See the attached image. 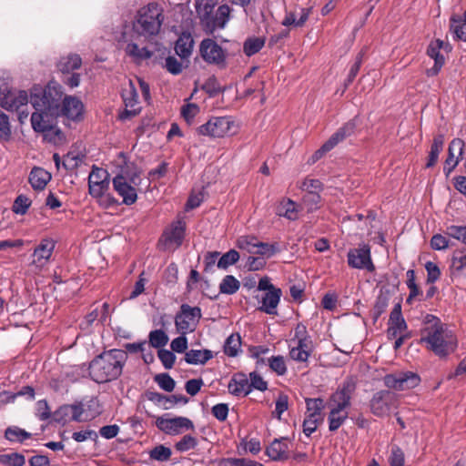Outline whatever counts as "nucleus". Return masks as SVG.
Masks as SVG:
<instances>
[{"label":"nucleus","mask_w":466,"mask_h":466,"mask_svg":"<svg viewBox=\"0 0 466 466\" xmlns=\"http://www.w3.org/2000/svg\"><path fill=\"white\" fill-rule=\"evenodd\" d=\"M30 103L35 111L31 115L32 127L43 133L49 142L57 144L63 139L62 131L56 127L57 117L79 121L83 118L84 105L74 96H64L63 87L50 81L44 89H34Z\"/></svg>","instance_id":"nucleus-1"},{"label":"nucleus","mask_w":466,"mask_h":466,"mask_svg":"<svg viewBox=\"0 0 466 466\" xmlns=\"http://www.w3.org/2000/svg\"><path fill=\"white\" fill-rule=\"evenodd\" d=\"M127 351L113 349L104 351L96 357L89 364V375L97 383H106L116 380L122 373Z\"/></svg>","instance_id":"nucleus-2"},{"label":"nucleus","mask_w":466,"mask_h":466,"mask_svg":"<svg viewBox=\"0 0 466 466\" xmlns=\"http://www.w3.org/2000/svg\"><path fill=\"white\" fill-rule=\"evenodd\" d=\"M164 21L162 5L157 2H150L137 10L132 30L138 37L150 40L160 33Z\"/></svg>","instance_id":"nucleus-3"},{"label":"nucleus","mask_w":466,"mask_h":466,"mask_svg":"<svg viewBox=\"0 0 466 466\" xmlns=\"http://www.w3.org/2000/svg\"><path fill=\"white\" fill-rule=\"evenodd\" d=\"M420 342L435 355L443 358L457 348V339L453 333L442 326H429L421 329Z\"/></svg>","instance_id":"nucleus-4"},{"label":"nucleus","mask_w":466,"mask_h":466,"mask_svg":"<svg viewBox=\"0 0 466 466\" xmlns=\"http://www.w3.org/2000/svg\"><path fill=\"white\" fill-rule=\"evenodd\" d=\"M110 180L108 172L100 167H93V169L88 177V191L89 194L96 198H103V202L106 206H112L117 204V200L115 199L109 194H106L109 188Z\"/></svg>","instance_id":"nucleus-5"},{"label":"nucleus","mask_w":466,"mask_h":466,"mask_svg":"<svg viewBox=\"0 0 466 466\" xmlns=\"http://www.w3.org/2000/svg\"><path fill=\"white\" fill-rule=\"evenodd\" d=\"M357 127V117H354L346 122L317 151L314 152L309 161L313 164L319 160L325 154L333 149L338 144L353 136Z\"/></svg>","instance_id":"nucleus-6"},{"label":"nucleus","mask_w":466,"mask_h":466,"mask_svg":"<svg viewBox=\"0 0 466 466\" xmlns=\"http://www.w3.org/2000/svg\"><path fill=\"white\" fill-rule=\"evenodd\" d=\"M140 173H135L131 177H127L123 174L116 175L113 180L114 190L122 198V203L130 206L134 204L137 199V192L134 186L139 185Z\"/></svg>","instance_id":"nucleus-7"},{"label":"nucleus","mask_w":466,"mask_h":466,"mask_svg":"<svg viewBox=\"0 0 466 466\" xmlns=\"http://www.w3.org/2000/svg\"><path fill=\"white\" fill-rule=\"evenodd\" d=\"M201 317L202 313L199 307L182 304L180 310L175 317V325L177 331L182 335L195 331Z\"/></svg>","instance_id":"nucleus-8"},{"label":"nucleus","mask_w":466,"mask_h":466,"mask_svg":"<svg viewBox=\"0 0 466 466\" xmlns=\"http://www.w3.org/2000/svg\"><path fill=\"white\" fill-rule=\"evenodd\" d=\"M186 223L182 219L173 221L167 228L158 240V246L163 250H174L182 245L185 238Z\"/></svg>","instance_id":"nucleus-9"},{"label":"nucleus","mask_w":466,"mask_h":466,"mask_svg":"<svg viewBox=\"0 0 466 466\" xmlns=\"http://www.w3.org/2000/svg\"><path fill=\"white\" fill-rule=\"evenodd\" d=\"M348 265L352 268L366 269L369 272L375 271L372 262L370 247L369 244H360L358 248H350L347 255Z\"/></svg>","instance_id":"nucleus-10"},{"label":"nucleus","mask_w":466,"mask_h":466,"mask_svg":"<svg viewBox=\"0 0 466 466\" xmlns=\"http://www.w3.org/2000/svg\"><path fill=\"white\" fill-rule=\"evenodd\" d=\"M356 390V384L352 379L345 380L333 392L327 405L329 409L335 408L339 410H346L350 407L351 398Z\"/></svg>","instance_id":"nucleus-11"},{"label":"nucleus","mask_w":466,"mask_h":466,"mask_svg":"<svg viewBox=\"0 0 466 466\" xmlns=\"http://www.w3.org/2000/svg\"><path fill=\"white\" fill-rule=\"evenodd\" d=\"M28 96L25 91L9 93L1 102V106L7 111L16 112L18 120L23 123L29 115Z\"/></svg>","instance_id":"nucleus-12"},{"label":"nucleus","mask_w":466,"mask_h":466,"mask_svg":"<svg viewBox=\"0 0 466 466\" xmlns=\"http://www.w3.org/2000/svg\"><path fill=\"white\" fill-rule=\"evenodd\" d=\"M199 53L205 62L219 67L226 66V51L213 39H203L199 45Z\"/></svg>","instance_id":"nucleus-13"},{"label":"nucleus","mask_w":466,"mask_h":466,"mask_svg":"<svg viewBox=\"0 0 466 466\" xmlns=\"http://www.w3.org/2000/svg\"><path fill=\"white\" fill-rule=\"evenodd\" d=\"M383 381L389 389L406 390L417 387L420 382V378L417 373L406 371L387 374L383 378Z\"/></svg>","instance_id":"nucleus-14"},{"label":"nucleus","mask_w":466,"mask_h":466,"mask_svg":"<svg viewBox=\"0 0 466 466\" xmlns=\"http://www.w3.org/2000/svg\"><path fill=\"white\" fill-rule=\"evenodd\" d=\"M396 406V395L390 390L376 392L370 401V411L377 417L390 414V410Z\"/></svg>","instance_id":"nucleus-15"},{"label":"nucleus","mask_w":466,"mask_h":466,"mask_svg":"<svg viewBox=\"0 0 466 466\" xmlns=\"http://www.w3.org/2000/svg\"><path fill=\"white\" fill-rule=\"evenodd\" d=\"M155 424L159 431L167 435H178L184 431H193L195 429L193 421L187 417L166 419L161 416L157 418Z\"/></svg>","instance_id":"nucleus-16"},{"label":"nucleus","mask_w":466,"mask_h":466,"mask_svg":"<svg viewBox=\"0 0 466 466\" xmlns=\"http://www.w3.org/2000/svg\"><path fill=\"white\" fill-rule=\"evenodd\" d=\"M233 125V122L227 116L211 117L206 124L198 128V133L202 136L212 137H223Z\"/></svg>","instance_id":"nucleus-17"},{"label":"nucleus","mask_w":466,"mask_h":466,"mask_svg":"<svg viewBox=\"0 0 466 466\" xmlns=\"http://www.w3.org/2000/svg\"><path fill=\"white\" fill-rule=\"evenodd\" d=\"M282 291L279 288H276L269 291H266L259 300L260 306L258 308L261 312L268 315H276L277 308L279 304Z\"/></svg>","instance_id":"nucleus-18"},{"label":"nucleus","mask_w":466,"mask_h":466,"mask_svg":"<svg viewBox=\"0 0 466 466\" xmlns=\"http://www.w3.org/2000/svg\"><path fill=\"white\" fill-rule=\"evenodd\" d=\"M441 45L442 40L436 39L434 41H431L427 47V55L431 58L434 59V66L427 70L428 76H434L438 75L441 67L445 64V58L441 53Z\"/></svg>","instance_id":"nucleus-19"},{"label":"nucleus","mask_w":466,"mask_h":466,"mask_svg":"<svg viewBox=\"0 0 466 466\" xmlns=\"http://www.w3.org/2000/svg\"><path fill=\"white\" fill-rule=\"evenodd\" d=\"M464 147L463 140L460 138L453 139L448 148V157L445 160L443 170L446 176H449L459 163V157H461Z\"/></svg>","instance_id":"nucleus-20"},{"label":"nucleus","mask_w":466,"mask_h":466,"mask_svg":"<svg viewBox=\"0 0 466 466\" xmlns=\"http://www.w3.org/2000/svg\"><path fill=\"white\" fill-rule=\"evenodd\" d=\"M228 389L234 396H247L250 392L248 376L243 372L235 373L228 382Z\"/></svg>","instance_id":"nucleus-21"},{"label":"nucleus","mask_w":466,"mask_h":466,"mask_svg":"<svg viewBox=\"0 0 466 466\" xmlns=\"http://www.w3.org/2000/svg\"><path fill=\"white\" fill-rule=\"evenodd\" d=\"M54 248L55 243L53 240L42 239L40 244L34 250L33 264L37 267H43L49 260Z\"/></svg>","instance_id":"nucleus-22"},{"label":"nucleus","mask_w":466,"mask_h":466,"mask_svg":"<svg viewBox=\"0 0 466 466\" xmlns=\"http://www.w3.org/2000/svg\"><path fill=\"white\" fill-rule=\"evenodd\" d=\"M230 14V8L227 5H220L214 17L210 20L206 21L205 30L212 34L217 27L223 28L228 21Z\"/></svg>","instance_id":"nucleus-23"},{"label":"nucleus","mask_w":466,"mask_h":466,"mask_svg":"<svg viewBox=\"0 0 466 466\" xmlns=\"http://www.w3.org/2000/svg\"><path fill=\"white\" fill-rule=\"evenodd\" d=\"M82 65V59L77 54H69L66 56H62L56 66L59 72L63 75H68L73 71L80 68Z\"/></svg>","instance_id":"nucleus-24"},{"label":"nucleus","mask_w":466,"mask_h":466,"mask_svg":"<svg viewBox=\"0 0 466 466\" xmlns=\"http://www.w3.org/2000/svg\"><path fill=\"white\" fill-rule=\"evenodd\" d=\"M266 453L273 461L288 460V444L285 442V439L274 440L267 448Z\"/></svg>","instance_id":"nucleus-25"},{"label":"nucleus","mask_w":466,"mask_h":466,"mask_svg":"<svg viewBox=\"0 0 466 466\" xmlns=\"http://www.w3.org/2000/svg\"><path fill=\"white\" fill-rule=\"evenodd\" d=\"M51 179V174L42 167H34L29 175V182L35 190H42Z\"/></svg>","instance_id":"nucleus-26"},{"label":"nucleus","mask_w":466,"mask_h":466,"mask_svg":"<svg viewBox=\"0 0 466 466\" xmlns=\"http://www.w3.org/2000/svg\"><path fill=\"white\" fill-rule=\"evenodd\" d=\"M390 297L391 290L389 288L382 287L373 307V318L375 320L378 319L381 314L385 312L389 306Z\"/></svg>","instance_id":"nucleus-27"},{"label":"nucleus","mask_w":466,"mask_h":466,"mask_svg":"<svg viewBox=\"0 0 466 466\" xmlns=\"http://www.w3.org/2000/svg\"><path fill=\"white\" fill-rule=\"evenodd\" d=\"M194 40L190 34H182L176 42V54L181 58H187L192 53Z\"/></svg>","instance_id":"nucleus-28"},{"label":"nucleus","mask_w":466,"mask_h":466,"mask_svg":"<svg viewBox=\"0 0 466 466\" xmlns=\"http://www.w3.org/2000/svg\"><path fill=\"white\" fill-rule=\"evenodd\" d=\"M328 416L329 430L330 431H336L340 426L344 424L348 419L349 413L346 410L329 409Z\"/></svg>","instance_id":"nucleus-29"},{"label":"nucleus","mask_w":466,"mask_h":466,"mask_svg":"<svg viewBox=\"0 0 466 466\" xmlns=\"http://www.w3.org/2000/svg\"><path fill=\"white\" fill-rule=\"evenodd\" d=\"M213 358L209 350H190L185 354V361L188 364H205Z\"/></svg>","instance_id":"nucleus-30"},{"label":"nucleus","mask_w":466,"mask_h":466,"mask_svg":"<svg viewBox=\"0 0 466 466\" xmlns=\"http://www.w3.org/2000/svg\"><path fill=\"white\" fill-rule=\"evenodd\" d=\"M125 50L127 55L131 56L137 63L149 59L153 56L152 51L148 50L147 47H139L136 43L127 44Z\"/></svg>","instance_id":"nucleus-31"},{"label":"nucleus","mask_w":466,"mask_h":466,"mask_svg":"<svg viewBox=\"0 0 466 466\" xmlns=\"http://www.w3.org/2000/svg\"><path fill=\"white\" fill-rule=\"evenodd\" d=\"M277 215L289 220H296L298 218L296 203L289 198L282 200L278 207Z\"/></svg>","instance_id":"nucleus-32"},{"label":"nucleus","mask_w":466,"mask_h":466,"mask_svg":"<svg viewBox=\"0 0 466 466\" xmlns=\"http://www.w3.org/2000/svg\"><path fill=\"white\" fill-rule=\"evenodd\" d=\"M224 353L228 357H236L241 351V337L238 333H232L224 343Z\"/></svg>","instance_id":"nucleus-33"},{"label":"nucleus","mask_w":466,"mask_h":466,"mask_svg":"<svg viewBox=\"0 0 466 466\" xmlns=\"http://www.w3.org/2000/svg\"><path fill=\"white\" fill-rule=\"evenodd\" d=\"M305 402L307 408L306 415L311 418L322 419L321 412L325 408V402L322 398H307Z\"/></svg>","instance_id":"nucleus-34"},{"label":"nucleus","mask_w":466,"mask_h":466,"mask_svg":"<svg viewBox=\"0 0 466 466\" xmlns=\"http://www.w3.org/2000/svg\"><path fill=\"white\" fill-rule=\"evenodd\" d=\"M443 145H444V137L442 135H437L436 137H434L431 147V151L429 154L426 167H431L437 163L439 155L442 151Z\"/></svg>","instance_id":"nucleus-35"},{"label":"nucleus","mask_w":466,"mask_h":466,"mask_svg":"<svg viewBox=\"0 0 466 466\" xmlns=\"http://www.w3.org/2000/svg\"><path fill=\"white\" fill-rule=\"evenodd\" d=\"M309 9H301V14L299 18L295 13L290 12L288 13L282 21V25L285 26L294 25L297 27H300L304 25L309 18Z\"/></svg>","instance_id":"nucleus-36"},{"label":"nucleus","mask_w":466,"mask_h":466,"mask_svg":"<svg viewBox=\"0 0 466 466\" xmlns=\"http://www.w3.org/2000/svg\"><path fill=\"white\" fill-rule=\"evenodd\" d=\"M450 29L457 40L466 41V23L461 18L451 16Z\"/></svg>","instance_id":"nucleus-37"},{"label":"nucleus","mask_w":466,"mask_h":466,"mask_svg":"<svg viewBox=\"0 0 466 466\" xmlns=\"http://www.w3.org/2000/svg\"><path fill=\"white\" fill-rule=\"evenodd\" d=\"M240 287L239 281L232 275H227L219 284V291L222 294H235Z\"/></svg>","instance_id":"nucleus-38"},{"label":"nucleus","mask_w":466,"mask_h":466,"mask_svg":"<svg viewBox=\"0 0 466 466\" xmlns=\"http://www.w3.org/2000/svg\"><path fill=\"white\" fill-rule=\"evenodd\" d=\"M265 40L261 37H249L243 45V51L248 56H251L261 50Z\"/></svg>","instance_id":"nucleus-39"},{"label":"nucleus","mask_w":466,"mask_h":466,"mask_svg":"<svg viewBox=\"0 0 466 466\" xmlns=\"http://www.w3.org/2000/svg\"><path fill=\"white\" fill-rule=\"evenodd\" d=\"M5 437L12 441L23 442L25 440H27L31 437V434L25 430H22L18 427H8L5 431Z\"/></svg>","instance_id":"nucleus-40"},{"label":"nucleus","mask_w":466,"mask_h":466,"mask_svg":"<svg viewBox=\"0 0 466 466\" xmlns=\"http://www.w3.org/2000/svg\"><path fill=\"white\" fill-rule=\"evenodd\" d=\"M321 197L319 193L306 192L302 198V205L307 208L308 212H313L319 208Z\"/></svg>","instance_id":"nucleus-41"},{"label":"nucleus","mask_w":466,"mask_h":466,"mask_svg":"<svg viewBox=\"0 0 466 466\" xmlns=\"http://www.w3.org/2000/svg\"><path fill=\"white\" fill-rule=\"evenodd\" d=\"M451 268L454 271L459 273L466 271V248L454 251L451 259Z\"/></svg>","instance_id":"nucleus-42"},{"label":"nucleus","mask_w":466,"mask_h":466,"mask_svg":"<svg viewBox=\"0 0 466 466\" xmlns=\"http://www.w3.org/2000/svg\"><path fill=\"white\" fill-rule=\"evenodd\" d=\"M258 240L255 236H242L238 238L237 246L240 249H245L248 253L256 254Z\"/></svg>","instance_id":"nucleus-43"},{"label":"nucleus","mask_w":466,"mask_h":466,"mask_svg":"<svg viewBox=\"0 0 466 466\" xmlns=\"http://www.w3.org/2000/svg\"><path fill=\"white\" fill-rule=\"evenodd\" d=\"M218 466H264L260 462H257L245 458H223L219 460Z\"/></svg>","instance_id":"nucleus-44"},{"label":"nucleus","mask_w":466,"mask_h":466,"mask_svg":"<svg viewBox=\"0 0 466 466\" xmlns=\"http://www.w3.org/2000/svg\"><path fill=\"white\" fill-rule=\"evenodd\" d=\"M171 455L172 451L162 444L156 446L149 452L150 459L157 461H167Z\"/></svg>","instance_id":"nucleus-45"},{"label":"nucleus","mask_w":466,"mask_h":466,"mask_svg":"<svg viewBox=\"0 0 466 466\" xmlns=\"http://www.w3.org/2000/svg\"><path fill=\"white\" fill-rule=\"evenodd\" d=\"M149 344L157 349L164 347L168 342V337L162 329H155L149 333Z\"/></svg>","instance_id":"nucleus-46"},{"label":"nucleus","mask_w":466,"mask_h":466,"mask_svg":"<svg viewBox=\"0 0 466 466\" xmlns=\"http://www.w3.org/2000/svg\"><path fill=\"white\" fill-rule=\"evenodd\" d=\"M238 259V252L235 249H230L220 257L217 262V266L219 268L226 269L229 266L234 265Z\"/></svg>","instance_id":"nucleus-47"},{"label":"nucleus","mask_w":466,"mask_h":466,"mask_svg":"<svg viewBox=\"0 0 466 466\" xmlns=\"http://www.w3.org/2000/svg\"><path fill=\"white\" fill-rule=\"evenodd\" d=\"M198 446V440L192 435H184L180 441L175 444L176 451L179 452H186L193 450Z\"/></svg>","instance_id":"nucleus-48"},{"label":"nucleus","mask_w":466,"mask_h":466,"mask_svg":"<svg viewBox=\"0 0 466 466\" xmlns=\"http://www.w3.org/2000/svg\"><path fill=\"white\" fill-rule=\"evenodd\" d=\"M82 161L83 156L69 152L64 157L62 165L66 170L73 171L80 166Z\"/></svg>","instance_id":"nucleus-49"},{"label":"nucleus","mask_w":466,"mask_h":466,"mask_svg":"<svg viewBox=\"0 0 466 466\" xmlns=\"http://www.w3.org/2000/svg\"><path fill=\"white\" fill-rule=\"evenodd\" d=\"M154 380L165 391L171 392L175 389L176 382L167 373H160L155 376Z\"/></svg>","instance_id":"nucleus-50"},{"label":"nucleus","mask_w":466,"mask_h":466,"mask_svg":"<svg viewBox=\"0 0 466 466\" xmlns=\"http://www.w3.org/2000/svg\"><path fill=\"white\" fill-rule=\"evenodd\" d=\"M31 200L27 197L19 195L14 201L12 210L15 214L25 215L31 206Z\"/></svg>","instance_id":"nucleus-51"},{"label":"nucleus","mask_w":466,"mask_h":466,"mask_svg":"<svg viewBox=\"0 0 466 466\" xmlns=\"http://www.w3.org/2000/svg\"><path fill=\"white\" fill-rule=\"evenodd\" d=\"M280 248L278 245V243H265L258 241V248H256V254L266 256L268 258L272 257L276 253L279 252Z\"/></svg>","instance_id":"nucleus-52"},{"label":"nucleus","mask_w":466,"mask_h":466,"mask_svg":"<svg viewBox=\"0 0 466 466\" xmlns=\"http://www.w3.org/2000/svg\"><path fill=\"white\" fill-rule=\"evenodd\" d=\"M446 234L466 245V225L465 226H455L451 225L447 227Z\"/></svg>","instance_id":"nucleus-53"},{"label":"nucleus","mask_w":466,"mask_h":466,"mask_svg":"<svg viewBox=\"0 0 466 466\" xmlns=\"http://www.w3.org/2000/svg\"><path fill=\"white\" fill-rule=\"evenodd\" d=\"M65 414H70L71 419L75 421H82L84 408L82 403L65 405L61 408Z\"/></svg>","instance_id":"nucleus-54"},{"label":"nucleus","mask_w":466,"mask_h":466,"mask_svg":"<svg viewBox=\"0 0 466 466\" xmlns=\"http://www.w3.org/2000/svg\"><path fill=\"white\" fill-rule=\"evenodd\" d=\"M0 462L9 466H24L25 463V456L20 453L4 454L0 456Z\"/></svg>","instance_id":"nucleus-55"},{"label":"nucleus","mask_w":466,"mask_h":466,"mask_svg":"<svg viewBox=\"0 0 466 466\" xmlns=\"http://www.w3.org/2000/svg\"><path fill=\"white\" fill-rule=\"evenodd\" d=\"M275 404L273 415L281 420V415L289 409V396L285 393L279 394Z\"/></svg>","instance_id":"nucleus-56"},{"label":"nucleus","mask_w":466,"mask_h":466,"mask_svg":"<svg viewBox=\"0 0 466 466\" xmlns=\"http://www.w3.org/2000/svg\"><path fill=\"white\" fill-rule=\"evenodd\" d=\"M268 366L278 375H284L287 372L286 363L282 356H275L268 359Z\"/></svg>","instance_id":"nucleus-57"},{"label":"nucleus","mask_w":466,"mask_h":466,"mask_svg":"<svg viewBox=\"0 0 466 466\" xmlns=\"http://www.w3.org/2000/svg\"><path fill=\"white\" fill-rule=\"evenodd\" d=\"M249 389L250 391L252 389H256L260 391H265L268 390V382L263 380V378L257 373L256 371L249 373Z\"/></svg>","instance_id":"nucleus-58"},{"label":"nucleus","mask_w":466,"mask_h":466,"mask_svg":"<svg viewBox=\"0 0 466 466\" xmlns=\"http://www.w3.org/2000/svg\"><path fill=\"white\" fill-rule=\"evenodd\" d=\"M157 356L165 369L169 370L174 366L176 356L173 351L165 349H159L157 351Z\"/></svg>","instance_id":"nucleus-59"},{"label":"nucleus","mask_w":466,"mask_h":466,"mask_svg":"<svg viewBox=\"0 0 466 466\" xmlns=\"http://www.w3.org/2000/svg\"><path fill=\"white\" fill-rule=\"evenodd\" d=\"M405 456L402 450L394 446L391 448L389 462L390 466H404Z\"/></svg>","instance_id":"nucleus-60"},{"label":"nucleus","mask_w":466,"mask_h":466,"mask_svg":"<svg viewBox=\"0 0 466 466\" xmlns=\"http://www.w3.org/2000/svg\"><path fill=\"white\" fill-rule=\"evenodd\" d=\"M362 56H363L362 52H360L358 54V56H356V60H355L354 64L351 66L349 75H348V77L345 81L346 88L354 81L355 77L357 76V75L360 69L361 63H362Z\"/></svg>","instance_id":"nucleus-61"},{"label":"nucleus","mask_w":466,"mask_h":466,"mask_svg":"<svg viewBox=\"0 0 466 466\" xmlns=\"http://www.w3.org/2000/svg\"><path fill=\"white\" fill-rule=\"evenodd\" d=\"M425 268L427 270V283L433 284L440 279L441 270L437 264L428 261L425 264Z\"/></svg>","instance_id":"nucleus-62"},{"label":"nucleus","mask_w":466,"mask_h":466,"mask_svg":"<svg viewBox=\"0 0 466 466\" xmlns=\"http://www.w3.org/2000/svg\"><path fill=\"white\" fill-rule=\"evenodd\" d=\"M323 419L311 418L306 415L303 420V432L306 436L309 437L318 428V425L322 422Z\"/></svg>","instance_id":"nucleus-63"},{"label":"nucleus","mask_w":466,"mask_h":466,"mask_svg":"<svg viewBox=\"0 0 466 466\" xmlns=\"http://www.w3.org/2000/svg\"><path fill=\"white\" fill-rule=\"evenodd\" d=\"M198 106L193 103L187 104L183 106L181 108V115L188 124H191L194 117L198 115Z\"/></svg>","instance_id":"nucleus-64"}]
</instances>
